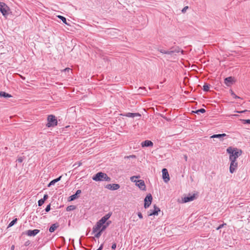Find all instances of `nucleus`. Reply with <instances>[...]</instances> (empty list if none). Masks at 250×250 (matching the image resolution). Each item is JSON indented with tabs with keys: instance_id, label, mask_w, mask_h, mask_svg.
Instances as JSON below:
<instances>
[{
	"instance_id": "obj_25",
	"label": "nucleus",
	"mask_w": 250,
	"mask_h": 250,
	"mask_svg": "<svg viewBox=\"0 0 250 250\" xmlns=\"http://www.w3.org/2000/svg\"><path fill=\"white\" fill-rule=\"evenodd\" d=\"M102 231H101V230L98 231L96 233H94L95 234L94 236L96 238H99L101 235H102Z\"/></svg>"
},
{
	"instance_id": "obj_23",
	"label": "nucleus",
	"mask_w": 250,
	"mask_h": 250,
	"mask_svg": "<svg viewBox=\"0 0 250 250\" xmlns=\"http://www.w3.org/2000/svg\"><path fill=\"white\" fill-rule=\"evenodd\" d=\"M235 156H229V160L230 162H236V159L240 156L238 155L237 154H236L235 155Z\"/></svg>"
},
{
	"instance_id": "obj_6",
	"label": "nucleus",
	"mask_w": 250,
	"mask_h": 250,
	"mask_svg": "<svg viewBox=\"0 0 250 250\" xmlns=\"http://www.w3.org/2000/svg\"><path fill=\"white\" fill-rule=\"evenodd\" d=\"M158 50L161 53L165 54H169V55H171L172 53H175V52L178 53V52H181L182 53L183 52V51L182 50H181L179 48H177L174 50H171L170 51H166V50H165L164 49H159Z\"/></svg>"
},
{
	"instance_id": "obj_41",
	"label": "nucleus",
	"mask_w": 250,
	"mask_h": 250,
	"mask_svg": "<svg viewBox=\"0 0 250 250\" xmlns=\"http://www.w3.org/2000/svg\"><path fill=\"white\" fill-rule=\"evenodd\" d=\"M248 111V110H243V111H235L236 112H237V113H245L246 112Z\"/></svg>"
},
{
	"instance_id": "obj_22",
	"label": "nucleus",
	"mask_w": 250,
	"mask_h": 250,
	"mask_svg": "<svg viewBox=\"0 0 250 250\" xmlns=\"http://www.w3.org/2000/svg\"><path fill=\"white\" fill-rule=\"evenodd\" d=\"M0 96L1 97H4V98H10L12 97V96L10 94L7 93L4 91L0 92Z\"/></svg>"
},
{
	"instance_id": "obj_11",
	"label": "nucleus",
	"mask_w": 250,
	"mask_h": 250,
	"mask_svg": "<svg viewBox=\"0 0 250 250\" xmlns=\"http://www.w3.org/2000/svg\"><path fill=\"white\" fill-rule=\"evenodd\" d=\"M238 167V163L237 162H230L229 166V172L231 173H234Z\"/></svg>"
},
{
	"instance_id": "obj_14",
	"label": "nucleus",
	"mask_w": 250,
	"mask_h": 250,
	"mask_svg": "<svg viewBox=\"0 0 250 250\" xmlns=\"http://www.w3.org/2000/svg\"><path fill=\"white\" fill-rule=\"evenodd\" d=\"M195 199V196L194 195L188 196L187 197H185L182 199V203H185L188 202H190L193 201Z\"/></svg>"
},
{
	"instance_id": "obj_47",
	"label": "nucleus",
	"mask_w": 250,
	"mask_h": 250,
	"mask_svg": "<svg viewBox=\"0 0 250 250\" xmlns=\"http://www.w3.org/2000/svg\"><path fill=\"white\" fill-rule=\"evenodd\" d=\"M111 223V221H107L106 223H105V225H107V226L108 227L109 224Z\"/></svg>"
},
{
	"instance_id": "obj_20",
	"label": "nucleus",
	"mask_w": 250,
	"mask_h": 250,
	"mask_svg": "<svg viewBox=\"0 0 250 250\" xmlns=\"http://www.w3.org/2000/svg\"><path fill=\"white\" fill-rule=\"evenodd\" d=\"M58 17L59 18H60V19H61L62 21H63V22H64V23H65L66 24H67L68 25L71 26V23H72V22L70 21V20H68V22H67L65 17Z\"/></svg>"
},
{
	"instance_id": "obj_3",
	"label": "nucleus",
	"mask_w": 250,
	"mask_h": 250,
	"mask_svg": "<svg viewBox=\"0 0 250 250\" xmlns=\"http://www.w3.org/2000/svg\"><path fill=\"white\" fill-rule=\"evenodd\" d=\"M57 120L55 116L50 115L47 117V123L46 126L48 127H54L57 125Z\"/></svg>"
},
{
	"instance_id": "obj_12",
	"label": "nucleus",
	"mask_w": 250,
	"mask_h": 250,
	"mask_svg": "<svg viewBox=\"0 0 250 250\" xmlns=\"http://www.w3.org/2000/svg\"><path fill=\"white\" fill-rule=\"evenodd\" d=\"M105 188L111 190H115L118 189L120 186L118 184H108L106 185L105 187Z\"/></svg>"
},
{
	"instance_id": "obj_4",
	"label": "nucleus",
	"mask_w": 250,
	"mask_h": 250,
	"mask_svg": "<svg viewBox=\"0 0 250 250\" xmlns=\"http://www.w3.org/2000/svg\"><path fill=\"white\" fill-rule=\"evenodd\" d=\"M227 152L229 154V156H234L236 154L238 155H241L242 151L237 148L229 146L227 149Z\"/></svg>"
},
{
	"instance_id": "obj_29",
	"label": "nucleus",
	"mask_w": 250,
	"mask_h": 250,
	"mask_svg": "<svg viewBox=\"0 0 250 250\" xmlns=\"http://www.w3.org/2000/svg\"><path fill=\"white\" fill-rule=\"evenodd\" d=\"M206 111L205 109H204V108H201L200 109H198L195 111H194V113H196V114H199L200 113H205Z\"/></svg>"
},
{
	"instance_id": "obj_19",
	"label": "nucleus",
	"mask_w": 250,
	"mask_h": 250,
	"mask_svg": "<svg viewBox=\"0 0 250 250\" xmlns=\"http://www.w3.org/2000/svg\"><path fill=\"white\" fill-rule=\"evenodd\" d=\"M226 136H227V135L225 133L219 134H214V135H213L212 136H211V138H216L221 139V138H222L223 137H225ZM222 140H223L222 139H221V141H222Z\"/></svg>"
},
{
	"instance_id": "obj_37",
	"label": "nucleus",
	"mask_w": 250,
	"mask_h": 250,
	"mask_svg": "<svg viewBox=\"0 0 250 250\" xmlns=\"http://www.w3.org/2000/svg\"><path fill=\"white\" fill-rule=\"evenodd\" d=\"M226 225V223L223 224L222 225H220L216 229L217 230H219V229L223 228L224 226Z\"/></svg>"
},
{
	"instance_id": "obj_42",
	"label": "nucleus",
	"mask_w": 250,
	"mask_h": 250,
	"mask_svg": "<svg viewBox=\"0 0 250 250\" xmlns=\"http://www.w3.org/2000/svg\"><path fill=\"white\" fill-rule=\"evenodd\" d=\"M48 196L47 194H45L43 196V198L42 199L44 201L48 198Z\"/></svg>"
},
{
	"instance_id": "obj_38",
	"label": "nucleus",
	"mask_w": 250,
	"mask_h": 250,
	"mask_svg": "<svg viewBox=\"0 0 250 250\" xmlns=\"http://www.w3.org/2000/svg\"><path fill=\"white\" fill-rule=\"evenodd\" d=\"M61 178H62V176H60L59 177H58V178H57V179H54V180H53V181H54L55 183H56V182H57L61 180Z\"/></svg>"
},
{
	"instance_id": "obj_36",
	"label": "nucleus",
	"mask_w": 250,
	"mask_h": 250,
	"mask_svg": "<svg viewBox=\"0 0 250 250\" xmlns=\"http://www.w3.org/2000/svg\"><path fill=\"white\" fill-rule=\"evenodd\" d=\"M188 9V6H185L182 10V12L183 13H185V12L186 11V10Z\"/></svg>"
},
{
	"instance_id": "obj_43",
	"label": "nucleus",
	"mask_w": 250,
	"mask_h": 250,
	"mask_svg": "<svg viewBox=\"0 0 250 250\" xmlns=\"http://www.w3.org/2000/svg\"><path fill=\"white\" fill-rule=\"evenodd\" d=\"M19 163H21L23 161V158L22 157H20L18 158L17 160Z\"/></svg>"
},
{
	"instance_id": "obj_39",
	"label": "nucleus",
	"mask_w": 250,
	"mask_h": 250,
	"mask_svg": "<svg viewBox=\"0 0 250 250\" xmlns=\"http://www.w3.org/2000/svg\"><path fill=\"white\" fill-rule=\"evenodd\" d=\"M55 183H55V182L53 181V180H52V181H51L49 183V184H48V187H50L51 185H54Z\"/></svg>"
},
{
	"instance_id": "obj_27",
	"label": "nucleus",
	"mask_w": 250,
	"mask_h": 250,
	"mask_svg": "<svg viewBox=\"0 0 250 250\" xmlns=\"http://www.w3.org/2000/svg\"><path fill=\"white\" fill-rule=\"evenodd\" d=\"M17 218H16V219H14L13 221H12L9 224L8 228H10V227H11L12 226H13L17 222Z\"/></svg>"
},
{
	"instance_id": "obj_40",
	"label": "nucleus",
	"mask_w": 250,
	"mask_h": 250,
	"mask_svg": "<svg viewBox=\"0 0 250 250\" xmlns=\"http://www.w3.org/2000/svg\"><path fill=\"white\" fill-rule=\"evenodd\" d=\"M244 124H250V120H243Z\"/></svg>"
},
{
	"instance_id": "obj_1",
	"label": "nucleus",
	"mask_w": 250,
	"mask_h": 250,
	"mask_svg": "<svg viewBox=\"0 0 250 250\" xmlns=\"http://www.w3.org/2000/svg\"><path fill=\"white\" fill-rule=\"evenodd\" d=\"M111 215V213H108L98 221L93 228L92 233H96L100 230L103 225L106 223V221L110 217Z\"/></svg>"
},
{
	"instance_id": "obj_50",
	"label": "nucleus",
	"mask_w": 250,
	"mask_h": 250,
	"mask_svg": "<svg viewBox=\"0 0 250 250\" xmlns=\"http://www.w3.org/2000/svg\"><path fill=\"white\" fill-rule=\"evenodd\" d=\"M15 246L14 245H12L11 247V250H14Z\"/></svg>"
},
{
	"instance_id": "obj_9",
	"label": "nucleus",
	"mask_w": 250,
	"mask_h": 250,
	"mask_svg": "<svg viewBox=\"0 0 250 250\" xmlns=\"http://www.w3.org/2000/svg\"><path fill=\"white\" fill-rule=\"evenodd\" d=\"M160 211V209L156 205H154L153 209H150L148 211V215L149 216L152 215H157L158 214V212Z\"/></svg>"
},
{
	"instance_id": "obj_16",
	"label": "nucleus",
	"mask_w": 250,
	"mask_h": 250,
	"mask_svg": "<svg viewBox=\"0 0 250 250\" xmlns=\"http://www.w3.org/2000/svg\"><path fill=\"white\" fill-rule=\"evenodd\" d=\"M125 116L128 117L130 118H134L136 117H141V114L138 113H127L126 114Z\"/></svg>"
},
{
	"instance_id": "obj_31",
	"label": "nucleus",
	"mask_w": 250,
	"mask_h": 250,
	"mask_svg": "<svg viewBox=\"0 0 250 250\" xmlns=\"http://www.w3.org/2000/svg\"><path fill=\"white\" fill-rule=\"evenodd\" d=\"M44 201L42 199L39 200L38 201L39 206H41L44 203Z\"/></svg>"
},
{
	"instance_id": "obj_35",
	"label": "nucleus",
	"mask_w": 250,
	"mask_h": 250,
	"mask_svg": "<svg viewBox=\"0 0 250 250\" xmlns=\"http://www.w3.org/2000/svg\"><path fill=\"white\" fill-rule=\"evenodd\" d=\"M50 210V205H48L45 208V211L46 212H48Z\"/></svg>"
},
{
	"instance_id": "obj_44",
	"label": "nucleus",
	"mask_w": 250,
	"mask_h": 250,
	"mask_svg": "<svg viewBox=\"0 0 250 250\" xmlns=\"http://www.w3.org/2000/svg\"><path fill=\"white\" fill-rule=\"evenodd\" d=\"M138 217L140 219H142L143 218V215H142V213L141 212H138Z\"/></svg>"
},
{
	"instance_id": "obj_17",
	"label": "nucleus",
	"mask_w": 250,
	"mask_h": 250,
	"mask_svg": "<svg viewBox=\"0 0 250 250\" xmlns=\"http://www.w3.org/2000/svg\"><path fill=\"white\" fill-rule=\"evenodd\" d=\"M232 81H233V78L231 77H229L226 78L225 79V83L227 85L229 86L232 84Z\"/></svg>"
},
{
	"instance_id": "obj_5",
	"label": "nucleus",
	"mask_w": 250,
	"mask_h": 250,
	"mask_svg": "<svg viewBox=\"0 0 250 250\" xmlns=\"http://www.w3.org/2000/svg\"><path fill=\"white\" fill-rule=\"evenodd\" d=\"M0 11L3 16L9 15L10 14V9L9 7L4 3L0 2Z\"/></svg>"
},
{
	"instance_id": "obj_34",
	"label": "nucleus",
	"mask_w": 250,
	"mask_h": 250,
	"mask_svg": "<svg viewBox=\"0 0 250 250\" xmlns=\"http://www.w3.org/2000/svg\"><path fill=\"white\" fill-rule=\"evenodd\" d=\"M81 165H82V163L80 162H79L78 163H75L73 165V167H80Z\"/></svg>"
},
{
	"instance_id": "obj_15",
	"label": "nucleus",
	"mask_w": 250,
	"mask_h": 250,
	"mask_svg": "<svg viewBox=\"0 0 250 250\" xmlns=\"http://www.w3.org/2000/svg\"><path fill=\"white\" fill-rule=\"evenodd\" d=\"M153 143L149 140H146L144 142H143L142 143V146H153Z\"/></svg>"
},
{
	"instance_id": "obj_30",
	"label": "nucleus",
	"mask_w": 250,
	"mask_h": 250,
	"mask_svg": "<svg viewBox=\"0 0 250 250\" xmlns=\"http://www.w3.org/2000/svg\"><path fill=\"white\" fill-rule=\"evenodd\" d=\"M75 209V207L74 206H68L66 208L67 211H71Z\"/></svg>"
},
{
	"instance_id": "obj_21",
	"label": "nucleus",
	"mask_w": 250,
	"mask_h": 250,
	"mask_svg": "<svg viewBox=\"0 0 250 250\" xmlns=\"http://www.w3.org/2000/svg\"><path fill=\"white\" fill-rule=\"evenodd\" d=\"M59 227V225L57 224H53L49 228V230L50 232H54L56 229Z\"/></svg>"
},
{
	"instance_id": "obj_24",
	"label": "nucleus",
	"mask_w": 250,
	"mask_h": 250,
	"mask_svg": "<svg viewBox=\"0 0 250 250\" xmlns=\"http://www.w3.org/2000/svg\"><path fill=\"white\" fill-rule=\"evenodd\" d=\"M140 178V175L133 176L130 178V180H131V182L135 183V184H136V182H137V181H138V180H136V179H139Z\"/></svg>"
},
{
	"instance_id": "obj_2",
	"label": "nucleus",
	"mask_w": 250,
	"mask_h": 250,
	"mask_svg": "<svg viewBox=\"0 0 250 250\" xmlns=\"http://www.w3.org/2000/svg\"><path fill=\"white\" fill-rule=\"evenodd\" d=\"M92 179L94 181H107L110 182L111 178L107 176V175L104 172H99L96 173L93 177Z\"/></svg>"
},
{
	"instance_id": "obj_32",
	"label": "nucleus",
	"mask_w": 250,
	"mask_h": 250,
	"mask_svg": "<svg viewBox=\"0 0 250 250\" xmlns=\"http://www.w3.org/2000/svg\"><path fill=\"white\" fill-rule=\"evenodd\" d=\"M107 227V225H106L105 224H104L103 225V226L101 228V229L100 230L101 231H103L106 229Z\"/></svg>"
},
{
	"instance_id": "obj_48",
	"label": "nucleus",
	"mask_w": 250,
	"mask_h": 250,
	"mask_svg": "<svg viewBox=\"0 0 250 250\" xmlns=\"http://www.w3.org/2000/svg\"><path fill=\"white\" fill-rule=\"evenodd\" d=\"M127 158H130V157H131V158H135L136 156L135 155H130L129 156H127Z\"/></svg>"
},
{
	"instance_id": "obj_13",
	"label": "nucleus",
	"mask_w": 250,
	"mask_h": 250,
	"mask_svg": "<svg viewBox=\"0 0 250 250\" xmlns=\"http://www.w3.org/2000/svg\"><path fill=\"white\" fill-rule=\"evenodd\" d=\"M40 232V230L39 229H34V230H28L26 231L25 234L29 236H34L37 235Z\"/></svg>"
},
{
	"instance_id": "obj_7",
	"label": "nucleus",
	"mask_w": 250,
	"mask_h": 250,
	"mask_svg": "<svg viewBox=\"0 0 250 250\" xmlns=\"http://www.w3.org/2000/svg\"><path fill=\"white\" fill-rule=\"evenodd\" d=\"M152 200V197L150 194H148L146 195L145 199L144 207L146 208L149 207Z\"/></svg>"
},
{
	"instance_id": "obj_33",
	"label": "nucleus",
	"mask_w": 250,
	"mask_h": 250,
	"mask_svg": "<svg viewBox=\"0 0 250 250\" xmlns=\"http://www.w3.org/2000/svg\"><path fill=\"white\" fill-rule=\"evenodd\" d=\"M231 95H232L234 98L241 99L240 97L237 96L236 95H235L232 91H231Z\"/></svg>"
},
{
	"instance_id": "obj_51",
	"label": "nucleus",
	"mask_w": 250,
	"mask_h": 250,
	"mask_svg": "<svg viewBox=\"0 0 250 250\" xmlns=\"http://www.w3.org/2000/svg\"><path fill=\"white\" fill-rule=\"evenodd\" d=\"M185 159H186V160L187 161V156H185Z\"/></svg>"
},
{
	"instance_id": "obj_49",
	"label": "nucleus",
	"mask_w": 250,
	"mask_h": 250,
	"mask_svg": "<svg viewBox=\"0 0 250 250\" xmlns=\"http://www.w3.org/2000/svg\"><path fill=\"white\" fill-rule=\"evenodd\" d=\"M29 244H30L29 241H27V242H26L25 243V246H28V245H29Z\"/></svg>"
},
{
	"instance_id": "obj_10",
	"label": "nucleus",
	"mask_w": 250,
	"mask_h": 250,
	"mask_svg": "<svg viewBox=\"0 0 250 250\" xmlns=\"http://www.w3.org/2000/svg\"><path fill=\"white\" fill-rule=\"evenodd\" d=\"M163 178L165 182L167 183L169 181V176L168 171L166 168L162 169Z\"/></svg>"
},
{
	"instance_id": "obj_45",
	"label": "nucleus",
	"mask_w": 250,
	"mask_h": 250,
	"mask_svg": "<svg viewBox=\"0 0 250 250\" xmlns=\"http://www.w3.org/2000/svg\"><path fill=\"white\" fill-rule=\"evenodd\" d=\"M112 249L115 250L116 248V243H114L112 245Z\"/></svg>"
},
{
	"instance_id": "obj_28",
	"label": "nucleus",
	"mask_w": 250,
	"mask_h": 250,
	"mask_svg": "<svg viewBox=\"0 0 250 250\" xmlns=\"http://www.w3.org/2000/svg\"><path fill=\"white\" fill-rule=\"evenodd\" d=\"M62 71L64 72H67L68 73V75H69L70 73H72V70L69 68H66L64 69L63 70H62Z\"/></svg>"
},
{
	"instance_id": "obj_18",
	"label": "nucleus",
	"mask_w": 250,
	"mask_h": 250,
	"mask_svg": "<svg viewBox=\"0 0 250 250\" xmlns=\"http://www.w3.org/2000/svg\"><path fill=\"white\" fill-rule=\"evenodd\" d=\"M81 193V190H80V189L77 190L75 194H73L70 196V197H69L70 200L73 201V200H74L75 199H76L78 197L77 195L78 194H80Z\"/></svg>"
},
{
	"instance_id": "obj_26",
	"label": "nucleus",
	"mask_w": 250,
	"mask_h": 250,
	"mask_svg": "<svg viewBox=\"0 0 250 250\" xmlns=\"http://www.w3.org/2000/svg\"><path fill=\"white\" fill-rule=\"evenodd\" d=\"M210 85L208 84H205L203 86V90L205 91H208L209 89Z\"/></svg>"
},
{
	"instance_id": "obj_8",
	"label": "nucleus",
	"mask_w": 250,
	"mask_h": 250,
	"mask_svg": "<svg viewBox=\"0 0 250 250\" xmlns=\"http://www.w3.org/2000/svg\"><path fill=\"white\" fill-rule=\"evenodd\" d=\"M141 190L143 191L146 190V186L145 182L142 180H138L135 184Z\"/></svg>"
},
{
	"instance_id": "obj_46",
	"label": "nucleus",
	"mask_w": 250,
	"mask_h": 250,
	"mask_svg": "<svg viewBox=\"0 0 250 250\" xmlns=\"http://www.w3.org/2000/svg\"><path fill=\"white\" fill-rule=\"evenodd\" d=\"M103 248V244H102L97 250H102Z\"/></svg>"
}]
</instances>
